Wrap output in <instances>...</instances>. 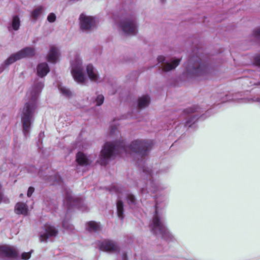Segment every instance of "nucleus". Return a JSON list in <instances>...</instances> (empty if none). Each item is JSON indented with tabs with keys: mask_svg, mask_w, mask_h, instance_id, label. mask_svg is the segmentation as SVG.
Here are the masks:
<instances>
[{
	"mask_svg": "<svg viewBox=\"0 0 260 260\" xmlns=\"http://www.w3.org/2000/svg\"><path fill=\"white\" fill-rule=\"evenodd\" d=\"M151 147V142L146 140H134L128 146L123 141L106 142L101 150L99 161L101 165H106L116 154H134L137 157L136 164L142 171V180L137 185L141 194L159 192L167 186L155 179L166 173L168 168H153L146 162L145 157L148 155Z\"/></svg>",
	"mask_w": 260,
	"mask_h": 260,
	"instance_id": "1",
	"label": "nucleus"
},
{
	"mask_svg": "<svg viewBox=\"0 0 260 260\" xmlns=\"http://www.w3.org/2000/svg\"><path fill=\"white\" fill-rule=\"evenodd\" d=\"M43 87L42 82L36 80L26 94L28 101L25 103L20 114L22 131L25 137L29 135L37 108V100Z\"/></svg>",
	"mask_w": 260,
	"mask_h": 260,
	"instance_id": "2",
	"label": "nucleus"
},
{
	"mask_svg": "<svg viewBox=\"0 0 260 260\" xmlns=\"http://www.w3.org/2000/svg\"><path fill=\"white\" fill-rule=\"evenodd\" d=\"M210 72L208 63L203 58L202 50L197 48L184 65V74L187 78H204Z\"/></svg>",
	"mask_w": 260,
	"mask_h": 260,
	"instance_id": "3",
	"label": "nucleus"
},
{
	"mask_svg": "<svg viewBox=\"0 0 260 260\" xmlns=\"http://www.w3.org/2000/svg\"><path fill=\"white\" fill-rule=\"evenodd\" d=\"M155 212L150 228L152 232L155 235L160 236L167 241H173L175 238L166 226V219L161 212H159V201L158 197L155 198Z\"/></svg>",
	"mask_w": 260,
	"mask_h": 260,
	"instance_id": "4",
	"label": "nucleus"
},
{
	"mask_svg": "<svg viewBox=\"0 0 260 260\" xmlns=\"http://www.w3.org/2000/svg\"><path fill=\"white\" fill-rule=\"evenodd\" d=\"M118 29L125 36H135L138 31L137 15L135 12H129L122 17L117 24Z\"/></svg>",
	"mask_w": 260,
	"mask_h": 260,
	"instance_id": "5",
	"label": "nucleus"
},
{
	"mask_svg": "<svg viewBox=\"0 0 260 260\" xmlns=\"http://www.w3.org/2000/svg\"><path fill=\"white\" fill-rule=\"evenodd\" d=\"M63 194V204L68 209L72 207H76L83 212L88 211L87 207L84 203L83 200L80 197L74 196L70 189L64 188Z\"/></svg>",
	"mask_w": 260,
	"mask_h": 260,
	"instance_id": "6",
	"label": "nucleus"
},
{
	"mask_svg": "<svg viewBox=\"0 0 260 260\" xmlns=\"http://www.w3.org/2000/svg\"><path fill=\"white\" fill-rule=\"evenodd\" d=\"M36 50L32 47H26L18 52L11 55L2 64L0 68V73L4 70L5 67L8 66L16 61L25 57H31L35 56Z\"/></svg>",
	"mask_w": 260,
	"mask_h": 260,
	"instance_id": "7",
	"label": "nucleus"
},
{
	"mask_svg": "<svg viewBox=\"0 0 260 260\" xmlns=\"http://www.w3.org/2000/svg\"><path fill=\"white\" fill-rule=\"evenodd\" d=\"M71 73L75 81L79 84L84 83L86 80L84 68L81 58L77 55L71 62Z\"/></svg>",
	"mask_w": 260,
	"mask_h": 260,
	"instance_id": "8",
	"label": "nucleus"
},
{
	"mask_svg": "<svg viewBox=\"0 0 260 260\" xmlns=\"http://www.w3.org/2000/svg\"><path fill=\"white\" fill-rule=\"evenodd\" d=\"M197 108L198 107L193 106L188 108L183 111L182 116L185 119V121L183 123L185 126L189 127L193 126L199 119V115L196 114V112H197Z\"/></svg>",
	"mask_w": 260,
	"mask_h": 260,
	"instance_id": "9",
	"label": "nucleus"
},
{
	"mask_svg": "<svg viewBox=\"0 0 260 260\" xmlns=\"http://www.w3.org/2000/svg\"><path fill=\"white\" fill-rule=\"evenodd\" d=\"M157 59L158 63H161L160 68L164 72H169L175 69L180 62V59L177 58L166 60L165 57L162 55L158 56Z\"/></svg>",
	"mask_w": 260,
	"mask_h": 260,
	"instance_id": "10",
	"label": "nucleus"
},
{
	"mask_svg": "<svg viewBox=\"0 0 260 260\" xmlns=\"http://www.w3.org/2000/svg\"><path fill=\"white\" fill-rule=\"evenodd\" d=\"M80 28L83 32H87L92 29L95 24V18L87 16L84 14L80 15L79 17Z\"/></svg>",
	"mask_w": 260,
	"mask_h": 260,
	"instance_id": "11",
	"label": "nucleus"
},
{
	"mask_svg": "<svg viewBox=\"0 0 260 260\" xmlns=\"http://www.w3.org/2000/svg\"><path fill=\"white\" fill-rule=\"evenodd\" d=\"M122 190V188L118 185H113L111 188V192H114L118 195V200L116 203L117 214L118 217L121 220L124 218V204L121 200Z\"/></svg>",
	"mask_w": 260,
	"mask_h": 260,
	"instance_id": "12",
	"label": "nucleus"
},
{
	"mask_svg": "<svg viewBox=\"0 0 260 260\" xmlns=\"http://www.w3.org/2000/svg\"><path fill=\"white\" fill-rule=\"evenodd\" d=\"M58 234V230L55 226L46 223L44 225L43 232L40 234L41 242H46L48 239L55 237Z\"/></svg>",
	"mask_w": 260,
	"mask_h": 260,
	"instance_id": "13",
	"label": "nucleus"
},
{
	"mask_svg": "<svg viewBox=\"0 0 260 260\" xmlns=\"http://www.w3.org/2000/svg\"><path fill=\"white\" fill-rule=\"evenodd\" d=\"M99 246L100 250L107 252H117L119 251L117 244L109 240H104L101 242Z\"/></svg>",
	"mask_w": 260,
	"mask_h": 260,
	"instance_id": "14",
	"label": "nucleus"
},
{
	"mask_svg": "<svg viewBox=\"0 0 260 260\" xmlns=\"http://www.w3.org/2000/svg\"><path fill=\"white\" fill-rule=\"evenodd\" d=\"M0 255L8 260L16 257L17 252L16 249L13 246L3 245L0 246Z\"/></svg>",
	"mask_w": 260,
	"mask_h": 260,
	"instance_id": "15",
	"label": "nucleus"
},
{
	"mask_svg": "<svg viewBox=\"0 0 260 260\" xmlns=\"http://www.w3.org/2000/svg\"><path fill=\"white\" fill-rule=\"evenodd\" d=\"M76 160L77 164L76 169L79 171L80 168H85L90 165L91 161L85 154L78 152L76 154Z\"/></svg>",
	"mask_w": 260,
	"mask_h": 260,
	"instance_id": "16",
	"label": "nucleus"
},
{
	"mask_svg": "<svg viewBox=\"0 0 260 260\" xmlns=\"http://www.w3.org/2000/svg\"><path fill=\"white\" fill-rule=\"evenodd\" d=\"M21 25V21L18 15H15L12 16L11 21L10 22L7 28L9 31L18 30Z\"/></svg>",
	"mask_w": 260,
	"mask_h": 260,
	"instance_id": "17",
	"label": "nucleus"
},
{
	"mask_svg": "<svg viewBox=\"0 0 260 260\" xmlns=\"http://www.w3.org/2000/svg\"><path fill=\"white\" fill-rule=\"evenodd\" d=\"M59 51L57 47L51 46L47 57V60L51 63H55L59 57Z\"/></svg>",
	"mask_w": 260,
	"mask_h": 260,
	"instance_id": "18",
	"label": "nucleus"
},
{
	"mask_svg": "<svg viewBox=\"0 0 260 260\" xmlns=\"http://www.w3.org/2000/svg\"><path fill=\"white\" fill-rule=\"evenodd\" d=\"M50 69L48 64L46 62H42L38 64L37 68V75L41 77H44L49 72Z\"/></svg>",
	"mask_w": 260,
	"mask_h": 260,
	"instance_id": "19",
	"label": "nucleus"
},
{
	"mask_svg": "<svg viewBox=\"0 0 260 260\" xmlns=\"http://www.w3.org/2000/svg\"><path fill=\"white\" fill-rule=\"evenodd\" d=\"M86 73L89 78L91 81H98L99 75L98 72L92 65L89 64L86 66Z\"/></svg>",
	"mask_w": 260,
	"mask_h": 260,
	"instance_id": "20",
	"label": "nucleus"
},
{
	"mask_svg": "<svg viewBox=\"0 0 260 260\" xmlns=\"http://www.w3.org/2000/svg\"><path fill=\"white\" fill-rule=\"evenodd\" d=\"M15 212L18 215H27L28 207L26 204L22 202L17 203L15 206Z\"/></svg>",
	"mask_w": 260,
	"mask_h": 260,
	"instance_id": "21",
	"label": "nucleus"
},
{
	"mask_svg": "<svg viewBox=\"0 0 260 260\" xmlns=\"http://www.w3.org/2000/svg\"><path fill=\"white\" fill-rule=\"evenodd\" d=\"M86 229L90 233H97L101 230L100 223L91 221L86 224Z\"/></svg>",
	"mask_w": 260,
	"mask_h": 260,
	"instance_id": "22",
	"label": "nucleus"
},
{
	"mask_svg": "<svg viewBox=\"0 0 260 260\" xmlns=\"http://www.w3.org/2000/svg\"><path fill=\"white\" fill-rule=\"evenodd\" d=\"M150 102V96L148 95H144L140 97L138 100V106L140 109L145 108L147 107Z\"/></svg>",
	"mask_w": 260,
	"mask_h": 260,
	"instance_id": "23",
	"label": "nucleus"
},
{
	"mask_svg": "<svg viewBox=\"0 0 260 260\" xmlns=\"http://www.w3.org/2000/svg\"><path fill=\"white\" fill-rule=\"evenodd\" d=\"M44 10V8L42 6H40L31 12L30 17L34 21H36L40 16L42 14Z\"/></svg>",
	"mask_w": 260,
	"mask_h": 260,
	"instance_id": "24",
	"label": "nucleus"
},
{
	"mask_svg": "<svg viewBox=\"0 0 260 260\" xmlns=\"http://www.w3.org/2000/svg\"><path fill=\"white\" fill-rule=\"evenodd\" d=\"M126 200L128 205L131 208H135L137 204V201L135 196L130 193L126 194Z\"/></svg>",
	"mask_w": 260,
	"mask_h": 260,
	"instance_id": "25",
	"label": "nucleus"
},
{
	"mask_svg": "<svg viewBox=\"0 0 260 260\" xmlns=\"http://www.w3.org/2000/svg\"><path fill=\"white\" fill-rule=\"evenodd\" d=\"M59 90L61 93L66 97H69L71 94L70 90L64 87H60Z\"/></svg>",
	"mask_w": 260,
	"mask_h": 260,
	"instance_id": "26",
	"label": "nucleus"
},
{
	"mask_svg": "<svg viewBox=\"0 0 260 260\" xmlns=\"http://www.w3.org/2000/svg\"><path fill=\"white\" fill-rule=\"evenodd\" d=\"M104 101V96L102 94L98 95L96 97L95 102L96 106H101L102 105Z\"/></svg>",
	"mask_w": 260,
	"mask_h": 260,
	"instance_id": "27",
	"label": "nucleus"
},
{
	"mask_svg": "<svg viewBox=\"0 0 260 260\" xmlns=\"http://www.w3.org/2000/svg\"><path fill=\"white\" fill-rule=\"evenodd\" d=\"M253 36L260 43V28L255 29L252 34Z\"/></svg>",
	"mask_w": 260,
	"mask_h": 260,
	"instance_id": "28",
	"label": "nucleus"
},
{
	"mask_svg": "<svg viewBox=\"0 0 260 260\" xmlns=\"http://www.w3.org/2000/svg\"><path fill=\"white\" fill-rule=\"evenodd\" d=\"M259 76L256 74L254 75V77L253 78L254 81H250V85H260V81H258V78Z\"/></svg>",
	"mask_w": 260,
	"mask_h": 260,
	"instance_id": "29",
	"label": "nucleus"
},
{
	"mask_svg": "<svg viewBox=\"0 0 260 260\" xmlns=\"http://www.w3.org/2000/svg\"><path fill=\"white\" fill-rule=\"evenodd\" d=\"M53 178L54 179V183L58 184L59 185L62 184V179L58 174H55Z\"/></svg>",
	"mask_w": 260,
	"mask_h": 260,
	"instance_id": "30",
	"label": "nucleus"
},
{
	"mask_svg": "<svg viewBox=\"0 0 260 260\" xmlns=\"http://www.w3.org/2000/svg\"><path fill=\"white\" fill-rule=\"evenodd\" d=\"M56 15L53 13H50L47 16V20L51 23L54 22L56 20Z\"/></svg>",
	"mask_w": 260,
	"mask_h": 260,
	"instance_id": "31",
	"label": "nucleus"
},
{
	"mask_svg": "<svg viewBox=\"0 0 260 260\" xmlns=\"http://www.w3.org/2000/svg\"><path fill=\"white\" fill-rule=\"evenodd\" d=\"M62 226L64 229L67 230H72L73 229L72 225L69 224L67 221L66 220L63 221Z\"/></svg>",
	"mask_w": 260,
	"mask_h": 260,
	"instance_id": "32",
	"label": "nucleus"
},
{
	"mask_svg": "<svg viewBox=\"0 0 260 260\" xmlns=\"http://www.w3.org/2000/svg\"><path fill=\"white\" fill-rule=\"evenodd\" d=\"M32 251V250H31L29 252H23V253H22V254H21V258H22V259H24V260L28 259L30 257L31 252Z\"/></svg>",
	"mask_w": 260,
	"mask_h": 260,
	"instance_id": "33",
	"label": "nucleus"
},
{
	"mask_svg": "<svg viewBox=\"0 0 260 260\" xmlns=\"http://www.w3.org/2000/svg\"><path fill=\"white\" fill-rule=\"evenodd\" d=\"M117 131V127L116 126H111L110 130V135L115 134Z\"/></svg>",
	"mask_w": 260,
	"mask_h": 260,
	"instance_id": "34",
	"label": "nucleus"
},
{
	"mask_svg": "<svg viewBox=\"0 0 260 260\" xmlns=\"http://www.w3.org/2000/svg\"><path fill=\"white\" fill-rule=\"evenodd\" d=\"M34 191H35V188L33 187H32V186L29 187L27 190V197H30L31 196L32 194L33 193V192H34Z\"/></svg>",
	"mask_w": 260,
	"mask_h": 260,
	"instance_id": "35",
	"label": "nucleus"
},
{
	"mask_svg": "<svg viewBox=\"0 0 260 260\" xmlns=\"http://www.w3.org/2000/svg\"><path fill=\"white\" fill-rule=\"evenodd\" d=\"M1 189H2V185L0 184V203H1L2 202H7L8 201V199H5L4 198L3 194L1 191Z\"/></svg>",
	"mask_w": 260,
	"mask_h": 260,
	"instance_id": "36",
	"label": "nucleus"
},
{
	"mask_svg": "<svg viewBox=\"0 0 260 260\" xmlns=\"http://www.w3.org/2000/svg\"><path fill=\"white\" fill-rule=\"evenodd\" d=\"M254 61L256 65L260 66V54L255 57Z\"/></svg>",
	"mask_w": 260,
	"mask_h": 260,
	"instance_id": "37",
	"label": "nucleus"
},
{
	"mask_svg": "<svg viewBox=\"0 0 260 260\" xmlns=\"http://www.w3.org/2000/svg\"><path fill=\"white\" fill-rule=\"evenodd\" d=\"M37 169L34 166H30L28 168V172L30 173H32L33 172L36 171Z\"/></svg>",
	"mask_w": 260,
	"mask_h": 260,
	"instance_id": "38",
	"label": "nucleus"
},
{
	"mask_svg": "<svg viewBox=\"0 0 260 260\" xmlns=\"http://www.w3.org/2000/svg\"><path fill=\"white\" fill-rule=\"evenodd\" d=\"M44 132H41L39 134V139L38 142L40 143L42 142L41 139L44 137Z\"/></svg>",
	"mask_w": 260,
	"mask_h": 260,
	"instance_id": "39",
	"label": "nucleus"
},
{
	"mask_svg": "<svg viewBox=\"0 0 260 260\" xmlns=\"http://www.w3.org/2000/svg\"><path fill=\"white\" fill-rule=\"evenodd\" d=\"M122 260H127V254L125 252L122 253Z\"/></svg>",
	"mask_w": 260,
	"mask_h": 260,
	"instance_id": "40",
	"label": "nucleus"
},
{
	"mask_svg": "<svg viewBox=\"0 0 260 260\" xmlns=\"http://www.w3.org/2000/svg\"><path fill=\"white\" fill-rule=\"evenodd\" d=\"M251 101L254 102H260V97L252 99H251Z\"/></svg>",
	"mask_w": 260,
	"mask_h": 260,
	"instance_id": "41",
	"label": "nucleus"
},
{
	"mask_svg": "<svg viewBox=\"0 0 260 260\" xmlns=\"http://www.w3.org/2000/svg\"><path fill=\"white\" fill-rule=\"evenodd\" d=\"M161 1L162 3H164L166 1V0H161Z\"/></svg>",
	"mask_w": 260,
	"mask_h": 260,
	"instance_id": "42",
	"label": "nucleus"
},
{
	"mask_svg": "<svg viewBox=\"0 0 260 260\" xmlns=\"http://www.w3.org/2000/svg\"><path fill=\"white\" fill-rule=\"evenodd\" d=\"M22 196H23V194H22V193H21V194H20V197H21Z\"/></svg>",
	"mask_w": 260,
	"mask_h": 260,
	"instance_id": "43",
	"label": "nucleus"
}]
</instances>
